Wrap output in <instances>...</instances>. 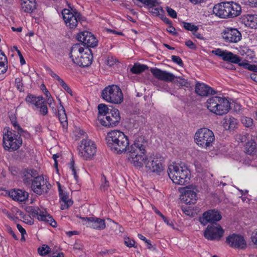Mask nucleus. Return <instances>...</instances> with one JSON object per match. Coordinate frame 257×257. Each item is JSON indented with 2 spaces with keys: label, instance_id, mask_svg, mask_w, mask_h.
<instances>
[{
  "label": "nucleus",
  "instance_id": "f257e3e1",
  "mask_svg": "<svg viewBox=\"0 0 257 257\" xmlns=\"http://www.w3.org/2000/svg\"><path fill=\"white\" fill-rule=\"evenodd\" d=\"M146 153L145 143L140 138L128 148V161L138 168L145 167L149 174L160 175L165 168L164 158L158 155L147 156Z\"/></svg>",
  "mask_w": 257,
  "mask_h": 257
},
{
  "label": "nucleus",
  "instance_id": "f03ea898",
  "mask_svg": "<svg viewBox=\"0 0 257 257\" xmlns=\"http://www.w3.org/2000/svg\"><path fill=\"white\" fill-rule=\"evenodd\" d=\"M12 123L15 131H10L9 127H6L3 135V146L8 151L17 150L22 144L21 135L23 130L15 120H12Z\"/></svg>",
  "mask_w": 257,
  "mask_h": 257
},
{
  "label": "nucleus",
  "instance_id": "7ed1b4c3",
  "mask_svg": "<svg viewBox=\"0 0 257 257\" xmlns=\"http://www.w3.org/2000/svg\"><path fill=\"white\" fill-rule=\"evenodd\" d=\"M106 141L108 147L114 153L121 154L126 151L127 148L128 151V138L119 131L113 130L108 132L106 137Z\"/></svg>",
  "mask_w": 257,
  "mask_h": 257
},
{
  "label": "nucleus",
  "instance_id": "20e7f679",
  "mask_svg": "<svg viewBox=\"0 0 257 257\" xmlns=\"http://www.w3.org/2000/svg\"><path fill=\"white\" fill-rule=\"evenodd\" d=\"M167 173L172 182L180 185H184L187 183L191 177L190 170L182 163L173 162L170 164L168 166Z\"/></svg>",
  "mask_w": 257,
  "mask_h": 257
},
{
  "label": "nucleus",
  "instance_id": "39448f33",
  "mask_svg": "<svg viewBox=\"0 0 257 257\" xmlns=\"http://www.w3.org/2000/svg\"><path fill=\"white\" fill-rule=\"evenodd\" d=\"M70 55L72 61L81 67H87L92 61L91 50L88 48L84 49L80 44H76L72 46Z\"/></svg>",
  "mask_w": 257,
  "mask_h": 257
},
{
  "label": "nucleus",
  "instance_id": "423d86ee",
  "mask_svg": "<svg viewBox=\"0 0 257 257\" xmlns=\"http://www.w3.org/2000/svg\"><path fill=\"white\" fill-rule=\"evenodd\" d=\"M206 106L210 112L219 115L227 113L230 107L228 100L220 96H213L208 98Z\"/></svg>",
  "mask_w": 257,
  "mask_h": 257
},
{
  "label": "nucleus",
  "instance_id": "0eeeda50",
  "mask_svg": "<svg viewBox=\"0 0 257 257\" xmlns=\"http://www.w3.org/2000/svg\"><path fill=\"white\" fill-rule=\"evenodd\" d=\"M213 133L207 128H201L198 130L194 136V141L196 144L203 149H208L211 147L214 142Z\"/></svg>",
  "mask_w": 257,
  "mask_h": 257
},
{
  "label": "nucleus",
  "instance_id": "6e6552de",
  "mask_svg": "<svg viewBox=\"0 0 257 257\" xmlns=\"http://www.w3.org/2000/svg\"><path fill=\"white\" fill-rule=\"evenodd\" d=\"M101 96L106 102L113 104H120L123 100L121 90L116 85L106 87L102 90Z\"/></svg>",
  "mask_w": 257,
  "mask_h": 257
},
{
  "label": "nucleus",
  "instance_id": "1a4fd4ad",
  "mask_svg": "<svg viewBox=\"0 0 257 257\" xmlns=\"http://www.w3.org/2000/svg\"><path fill=\"white\" fill-rule=\"evenodd\" d=\"M63 21L67 28L74 29L77 26L79 22L82 20V16L73 7L68 5V8L64 9L61 12Z\"/></svg>",
  "mask_w": 257,
  "mask_h": 257
},
{
  "label": "nucleus",
  "instance_id": "9d476101",
  "mask_svg": "<svg viewBox=\"0 0 257 257\" xmlns=\"http://www.w3.org/2000/svg\"><path fill=\"white\" fill-rule=\"evenodd\" d=\"M79 156L85 160H91L96 155L97 148L94 142L88 139H83L78 147Z\"/></svg>",
  "mask_w": 257,
  "mask_h": 257
},
{
  "label": "nucleus",
  "instance_id": "9b49d317",
  "mask_svg": "<svg viewBox=\"0 0 257 257\" xmlns=\"http://www.w3.org/2000/svg\"><path fill=\"white\" fill-rule=\"evenodd\" d=\"M51 185L43 176L35 177L32 182L31 188L34 193L38 195L47 193Z\"/></svg>",
  "mask_w": 257,
  "mask_h": 257
},
{
  "label": "nucleus",
  "instance_id": "f8f14e48",
  "mask_svg": "<svg viewBox=\"0 0 257 257\" xmlns=\"http://www.w3.org/2000/svg\"><path fill=\"white\" fill-rule=\"evenodd\" d=\"M120 120V116L118 110L112 108L105 116L100 118V122L104 126L114 127L118 124Z\"/></svg>",
  "mask_w": 257,
  "mask_h": 257
},
{
  "label": "nucleus",
  "instance_id": "ddd939ff",
  "mask_svg": "<svg viewBox=\"0 0 257 257\" xmlns=\"http://www.w3.org/2000/svg\"><path fill=\"white\" fill-rule=\"evenodd\" d=\"M25 100L28 104H33L41 114L45 115L47 114L48 108L43 97H36L30 94L27 96Z\"/></svg>",
  "mask_w": 257,
  "mask_h": 257
},
{
  "label": "nucleus",
  "instance_id": "4468645a",
  "mask_svg": "<svg viewBox=\"0 0 257 257\" xmlns=\"http://www.w3.org/2000/svg\"><path fill=\"white\" fill-rule=\"evenodd\" d=\"M198 190L195 185H189L183 189L181 199L188 204H194L198 200L197 193Z\"/></svg>",
  "mask_w": 257,
  "mask_h": 257
},
{
  "label": "nucleus",
  "instance_id": "2eb2a0df",
  "mask_svg": "<svg viewBox=\"0 0 257 257\" xmlns=\"http://www.w3.org/2000/svg\"><path fill=\"white\" fill-rule=\"evenodd\" d=\"M224 230L218 224L208 225L204 231L205 237L208 240H219L223 236Z\"/></svg>",
  "mask_w": 257,
  "mask_h": 257
},
{
  "label": "nucleus",
  "instance_id": "dca6fc26",
  "mask_svg": "<svg viewBox=\"0 0 257 257\" xmlns=\"http://www.w3.org/2000/svg\"><path fill=\"white\" fill-rule=\"evenodd\" d=\"M223 40L227 43H236L241 39L240 32L235 28L231 27L226 28L222 33Z\"/></svg>",
  "mask_w": 257,
  "mask_h": 257
},
{
  "label": "nucleus",
  "instance_id": "f3484780",
  "mask_svg": "<svg viewBox=\"0 0 257 257\" xmlns=\"http://www.w3.org/2000/svg\"><path fill=\"white\" fill-rule=\"evenodd\" d=\"M77 40L84 46L87 47H95L97 45V40L91 32L84 31L80 33L77 36Z\"/></svg>",
  "mask_w": 257,
  "mask_h": 257
},
{
  "label": "nucleus",
  "instance_id": "a211bd4d",
  "mask_svg": "<svg viewBox=\"0 0 257 257\" xmlns=\"http://www.w3.org/2000/svg\"><path fill=\"white\" fill-rule=\"evenodd\" d=\"M226 242L229 246L235 248L244 249L247 245L244 237L236 234L228 236L226 238Z\"/></svg>",
  "mask_w": 257,
  "mask_h": 257
},
{
  "label": "nucleus",
  "instance_id": "6ab92c4d",
  "mask_svg": "<svg viewBox=\"0 0 257 257\" xmlns=\"http://www.w3.org/2000/svg\"><path fill=\"white\" fill-rule=\"evenodd\" d=\"M212 53L221 57L223 60L235 64L240 61L239 57L227 50H222L218 48L212 50Z\"/></svg>",
  "mask_w": 257,
  "mask_h": 257
},
{
  "label": "nucleus",
  "instance_id": "aec40b11",
  "mask_svg": "<svg viewBox=\"0 0 257 257\" xmlns=\"http://www.w3.org/2000/svg\"><path fill=\"white\" fill-rule=\"evenodd\" d=\"M222 218V216L219 212L215 209L209 210L203 213V215L200 218L201 224L205 225L208 222H214L218 221Z\"/></svg>",
  "mask_w": 257,
  "mask_h": 257
},
{
  "label": "nucleus",
  "instance_id": "412c9836",
  "mask_svg": "<svg viewBox=\"0 0 257 257\" xmlns=\"http://www.w3.org/2000/svg\"><path fill=\"white\" fill-rule=\"evenodd\" d=\"M83 224L87 227L97 230H103L105 227V221L103 219L95 217L81 218Z\"/></svg>",
  "mask_w": 257,
  "mask_h": 257
},
{
  "label": "nucleus",
  "instance_id": "4be33fe9",
  "mask_svg": "<svg viewBox=\"0 0 257 257\" xmlns=\"http://www.w3.org/2000/svg\"><path fill=\"white\" fill-rule=\"evenodd\" d=\"M150 71L155 77L161 80L172 82L175 78L172 73L157 68H152Z\"/></svg>",
  "mask_w": 257,
  "mask_h": 257
},
{
  "label": "nucleus",
  "instance_id": "5701e85b",
  "mask_svg": "<svg viewBox=\"0 0 257 257\" xmlns=\"http://www.w3.org/2000/svg\"><path fill=\"white\" fill-rule=\"evenodd\" d=\"M213 13L216 16L220 18H228L229 16L226 2L215 5L213 9Z\"/></svg>",
  "mask_w": 257,
  "mask_h": 257
},
{
  "label": "nucleus",
  "instance_id": "b1692460",
  "mask_svg": "<svg viewBox=\"0 0 257 257\" xmlns=\"http://www.w3.org/2000/svg\"><path fill=\"white\" fill-rule=\"evenodd\" d=\"M34 213L37 215V218L41 221L45 222L51 225L52 227H55L57 225L56 222L53 219L45 210H36Z\"/></svg>",
  "mask_w": 257,
  "mask_h": 257
},
{
  "label": "nucleus",
  "instance_id": "393cba45",
  "mask_svg": "<svg viewBox=\"0 0 257 257\" xmlns=\"http://www.w3.org/2000/svg\"><path fill=\"white\" fill-rule=\"evenodd\" d=\"M195 92L199 95L206 96L209 94H212L214 91L205 83L198 82L195 85Z\"/></svg>",
  "mask_w": 257,
  "mask_h": 257
},
{
  "label": "nucleus",
  "instance_id": "a878e982",
  "mask_svg": "<svg viewBox=\"0 0 257 257\" xmlns=\"http://www.w3.org/2000/svg\"><path fill=\"white\" fill-rule=\"evenodd\" d=\"M9 196L15 200L23 202L28 199L29 194L24 190L18 189L10 191Z\"/></svg>",
  "mask_w": 257,
  "mask_h": 257
},
{
  "label": "nucleus",
  "instance_id": "bb28decb",
  "mask_svg": "<svg viewBox=\"0 0 257 257\" xmlns=\"http://www.w3.org/2000/svg\"><path fill=\"white\" fill-rule=\"evenodd\" d=\"M229 18L236 17L241 13V7L239 5L233 2H226Z\"/></svg>",
  "mask_w": 257,
  "mask_h": 257
},
{
  "label": "nucleus",
  "instance_id": "cd10ccee",
  "mask_svg": "<svg viewBox=\"0 0 257 257\" xmlns=\"http://www.w3.org/2000/svg\"><path fill=\"white\" fill-rule=\"evenodd\" d=\"M59 102V106L58 108V115L59 119L62 125L63 128L67 129L68 126L67 117L66 114L65 110L62 104L61 100L58 98Z\"/></svg>",
  "mask_w": 257,
  "mask_h": 257
},
{
  "label": "nucleus",
  "instance_id": "c85d7f7f",
  "mask_svg": "<svg viewBox=\"0 0 257 257\" xmlns=\"http://www.w3.org/2000/svg\"><path fill=\"white\" fill-rule=\"evenodd\" d=\"M58 186L59 195L61 201V208L62 210H64L71 206L72 204V202L69 199L68 194L61 189L59 184Z\"/></svg>",
  "mask_w": 257,
  "mask_h": 257
},
{
  "label": "nucleus",
  "instance_id": "c756f323",
  "mask_svg": "<svg viewBox=\"0 0 257 257\" xmlns=\"http://www.w3.org/2000/svg\"><path fill=\"white\" fill-rule=\"evenodd\" d=\"M245 25L251 29H257V15L247 14L243 17Z\"/></svg>",
  "mask_w": 257,
  "mask_h": 257
},
{
  "label": "nucleus",
  "instance_id": "7c9ffc66",
  "mask_svg": "<svg viewBox=\"0 0 257 257\" xmlns=\"http://www.w3.org/2000/svg\"><path fill=\"white\" fill-rule=\"evenodd\" d=\"M237 120L233 117H226L223 122V127L227 130H233L237 127Z\"/></svg>",
  "mask_w": 257,
  "mask_h": 257
},
{
  "label": "nucleus",
  "instance_id": "2f4dec72",
  "mask_svg": "<svg viewBox=\"0 0 257 257\" xmlns=\"http://www.w3.org/2000/svg\"><path fill=\"white\" fill-rule=\"evenodd\" d=\"M245 153L248 155L254 156L257 155L256 143L252 140L248 141L245 145Z\"/></svg>",
  "mask_w": 257,
  "mask_h": 257
},
{
  "label": "nucleus",
  "instance_id": "473e14b6",
  "mask_svg": "<svg viewBox=\"0 0 257 257\" xmlns=\"http://www.w3.org/2000/svg\"><path fill=\"white\" fill-rule=\"evenodd\" d=\"M21 7L24 12L31 13L36 9V1L30 0L28 2L21 4Z\"/></svg>",
  "mask_w": 257,
  "mask_h": 257
},
{
  "label": "nucleus",
  "instance_id": "72a5a7b5",
  "mask_svg": "<svg viewBox=\"0 0 257 257\" xmlns=\"http://www.w3.org/2000/svg\"><path fill=\"white\" fill-rule=\"evenodd\" d=\"M149 12L154 16L162 18L164 15V10L161 6L159 5V2L155 6H153L149 9Z\"/></svg>",
  "mask_w": 257,
  "mask_h": 257
},
{
  "label": "nucleus",
  "instance_id": "f704fd0d",
  "mask_svg": "<svg viewBox=\"0 0 257 257\" xmlns=\"http://www.w3.org/2000/svg\"><path fill=\"white\" fill-rule=\"evenodd\" d=\"M23 180L25 182H29L32 180L33 177L36 176V171L32 169H27L23 173Z\"/></svg>",
  "mask_w": 257,
  "mask_h": 257
},
{
  "label": "nucleus",
  "instance_id": "c9c22d12",
  "mask_svg": "<svg viewBox=\"0 0 257 257\" xmlns=\"http://www.w3.org/2000/svg\"><path fill=\"white\" fill-rule=\"evenodd\" d=\"M111 108H108L107 106L105 104H100L98 105V119L100 120V118H102L109 112Z\"/></svg>",
  "mask_w": 257,
  "mask_h": 257
},
{
  "label": "nucleus",
  "instance_id": "e433bc0d",
  "mask_svg": "<svg viewBox=\"0 0 257 257\" xmlns=\"http://www.w3.org/2000/svg\"><path fill=\"white\" fill-rule=\"evenodd\" d=\"M147 68V66L145 65L141 64L140 63H135L131 68V71L133 73L138 74L144 71Z\"/></svg>",
  "mask_w": 257,
  "mask_h": 257
},
{
  "label": "nucleus",
  "instance_id": "4c0bfd02",
  "mask_svg": "<svg viewBox=\"0 0 257 257\" xmlns=\"http://www.w3.org/2000/svg\"><path fill=\"white\" fill-rule=\"evenodd\" d=\"M236 64H238L240 66H242L243 67L249 70L255 72H257V64H249L246 61H240Z\"/></svg>",
  "mask_w": 257,
  "mask_h": 257
},
{
  "label": "nucleus",
  "instance_id": "58836bf2",
  "mask_svg": "<svg viewBox=\"0 0 257 257\" xmlns=\"http://www.w3.org/2000/svg\"><path fill=\"white\" fill-rule=\"evenodd\" d=\"M176 83L177 85L180 86H184L188 87L189 83L187 79L182 76H178L176 77Z\"/></svg>",
  "mask_w": 257,
  "mask_h": 257
},
{
  "label": "nucleus",
  "instance_id": "ea45409f",
  "mask_svg": "<svg viewBox=\"0 0 257 257\" xmlns=\"http://www.w3.org/2000/svg\"><path fill=\"white\" fill-rule=\"evenodd\" d=\"M241 121L245 127H251L253 125V119L250 117L242 116Z\"/></svg>",
  "mask_w": 257,
  "mask_h": 257
},
{
  "label": "nucleus",
  "instance_id": "a19ab883",
  "mask_svg": "<svg viewBox=\"0 0 257 257\" xmlns=\"http://www.w3.org/2000/svg\"><path fill=\"white\" fill-rule=\"evenodd\" d=\"M183 27L187 30L190 31L193 33L194 32L197 31L198 30V27L197 26L194 25L190 23H187L183 22L182 23Z\"/></svg>",
  "mask_w": 257,
  "mask_h": 257
},
{
  "label": "nucleus",
  "instance_id": "79ce46f5",
  "mask_svg": "<svg viewBox=\"0 0 257 257\" xmlns=\"http://www.w3.org/2000/svg\"><path fill=\"white\" fill-rule=\"evenodd\" d=\"M39 253L42 256L46 255L50 251V248L47 245L44 244L38 248Z\"/></svg>",
  "mask_w": 257,
  "mask_h": 257
},
{
  "label": "nucleus",
  "instance_id": "37998d69",
  "mask_svg": "<svg viewBox=\"0 0 257 257\" xmlns=\"http://www.w3.org/2000/svg\"><path fill=\"white\" fill-rule=\"evenodd\" d=\"M7 61V57L4 53L0 50V70L2 69V68H7V66H6V63Z\"/></svg>",
  "mask_w": 257,
  "mask_h": 257
},
{
  "label": "nucleus",
  "instance_id": "c03bdc74",
  "mask_svg": "<svg viewBox=\"0 0 257 257\" xmlns=\"http://www.w3.org/2000/svg\"><path fill=\"white\" fill-rule=\"evenodd\" d=\"M118 63V61L115 57L109 56L106 60V64L110 66H113Z\"/></svg>",
  "mask_w": 257,
  "mask_h": 257
},
{
  "label": "nucleus",
  "instance_id": "a18cd8bd",
  "mask_svg": "<svg viewBox=\"0 0 257 257\" xmlns=\"http://www.w3.org/2000/svg\"><path fill=\"white\" fill-rule=\"evenodd\" d=\"M45 69L50 75H51L55 79L57 80L59 82H61V81L62 80V79L58 75H57L54 72H53L52 70L50 69L49 67H46Z\"/></svg>",
  "mask_w": 257,
  "mask_h": 257
},
{
  "label": "nucleus",
  "instance_id": "49530a36",
  "mask_svg": "<svg viewBox=\"0 0 257 257\" xmlns=\"http://www.w3.org/2000/svg\"><path fill=\"white\" fill-rule=\"evenodd\" d=\"M158 2L157 0H145L143 4L150 9L153 6H155L158 4Z\"/></svg>",
  "mask_w": 257,
  "mask_h": 257
},
{
  "label": "nucleus",
  "instance_id": "de8ad7c7",
  "mask_svg": "<svg viewBox=\"0 0 257 257\" xmlns=\"http://www.w3.org/2000/svg\"><path fill=\"white\" fill-rule=\"evenodd\" d=\"M16 86L18 90L20 92L24 91L23 84L21 81V79L20 78H17L15 79Z\"/></svg>",
  "mask_w": 257,
  "mask_h": 257
},
{
  "label": "nucleus",
  "instance_id": "09e8293b",
  "mask_svg": "<svg viewBox=\"0 0 257 257\" xmlns=\"http://www.w3.org/2000/svg\"><path fill=\"white\" fill-rule=\"evenodd\" d=\"M61 86L63 87V88L69 94H70L71 96L73 95L72 91L70 89V88L67 85V84L62 80L61 82H59Z\"/></svg>",
  "mask_w": 257,
  "mask_h": 257
},
{
  "label": "nucleus",
  "instance_id": "8fccbe9b",
  "mask_svg": "<svg viewBox=\"0 0 257 257\" xmlns=\"http://www.w3.org/2000/svg\"><path fill=\"white\" fill-rule=\"evenodd\" d=\"M166 10L169 16H170L172 18H177V13L175 10L168 7L166 8Z\"/></svg>",
  "mask_w": 257,
  "mask_h": 257
},
{
  "label": "nucleus",
  "instance_id": "3c124183",
  "mask_svg": "<svg viewBox=\"0 0 257 257\" xmlns=\"http://www.w3.org/2000/svg\"><path fill=\"white\" fill-rule=\"evenodd\" d=\"M102 181L103 183L101 185L100 188L101 190L105 191L107 189V188L109 186V183H108V182H107L106 180V178L104 176H103L102 178Z\"/></svg>",
  "mask_w": 257,
  "mask_h": 257
},
{
  "label": "nucleus",
  "instance_id": "603ef678",
  "mask_svg": "<svg viewBox=\"0 0 257 257\" xmlns=\"http://www.w3.org/2000/svg\"><path fill=\"white\" fill-rule=\"evenodd\" d=\"M171 58L172 60L175 63L177 64L178 65L180 66H182L183 65V62L179 56L172 55L171 56Z\"/></svg>",
  "mask_w": 257,
  "mask_h": 257
},
{
  "label": "nucleus",
  "instance_id": "864d4df0",
  "mask_svg": "<svg viewBox=\"0 0 257 257\" xmlns=\"http://www.w3.org/2000/svg\"><path fill=\"white\" fill-rule=\"evenodd\" d=\"M124 241L125 244L128 247H133L135 244V241L133 239H130L129 237L124 238Z\"/></svg>",
  "mask_w": 257,
  "mask_h": 257
},
{
  "label": "nucleus",
  "instance_id": "5fc2aeb1",
  "mask_svg": "<svg viewBox=\"0 0 257 257\" xmlns=\"http://www.w3.org/2000/svg\"><path fill=\"white\" fill-rule=\"evenodd\" d=\"M70 169H71L72 174L74 176V177L75 179H77L78 176L77 175V172L75 169V167L74 166V162L73 161H72L70 163Z\"/></svg>",
  "mask_w": 257,
  "mask_h": 257
},
{
  "label": "nucleus",
  "instance_id": "6e6d98bb",
  "mask_svg": "<svg viewBox=\"0 0 257 257\" xmlns=\"http://www.w3.org/2000/svg\"><path fill=\"white\" fill-rule=\"evenodd\" d=\"M17 227L19 231L21 232L22 237V239L25 240L24 235L26 234L25 229L20 224H18Z\"/></svg>",
  "mask_w": 257,
  "mask_h": 257
},
{
  "label": "nucleus",
  "instance_id": "4d7b16f0",
  "mask_svg": "<svg viewBox=\"0 0 257 257\" xmlns=\"http://www.w3.org/2000/svg\"><path fill=\"white\" fill-rule=\"evenodd\" d=\"M185 45L190 49H195L196 48V45L195 44L190 40L186 41Z\"/></svg>",
  "mask_w": 257,
  "mask_h": 257
},
{
  "label": "nucleus",
  "instance_id": "13d9d810",
  "mask_svg": "<svg viewBox=\"0 0 257 257\" xmlns=\"http://www.w3.org/2000/svg\"><path fill=\"white\" fill-rule=\"evenodd\" d=\"M47 102L49 105V107L52 108V110L53 111H56V108H55L54 105H53V103H54V99L52 97H50V98H48V99H47Z\"/></svg>",
  "mask_w": 257,
  "mask_h": 257
},
{
  "label": "nucleus",
  "instance_id": "bf43d9fd",
  "mask_svg": "<svg viewBox=\"0 0 257 257\" xmlns=\"http://www.w3.org/2000/svg\"><path fill=\"white\" fill-rule=\"evenodd\" d=\"M138 237L144 241L145 242H146L149 245V247L150 248L151 247V242H150V241L148 240L145 236H144L142 234H138Z\"/></svg>",
  "mask_w": 257,
  "mask_h": 257
},
{
  "label": "nucleus",
  "instance_id": "052dcab7",
  "mask_svg": "<svg viewBox=\"0 0 257 257\" xmlns=\"http://www.w3.org/2000/svg\"><path fill=\"white\" fill-rule=\"evenodd\" d=\"M3 213L5 214L8 218L10 219L14 220L16 218V217L15 216V215H11L10 213L9 212V211L7 210H4L3 211Z\"/></svg>",
  "mask_w": 257,
  "mask_h": 257
},
{
  "label": "nucleus",
  "instance_id": "680f3d73",
  "mask_svg": "<svg viewBox=\"0 0 257 257\" xmlns=\"http://www.w3.org/2000/svg\"><path fill=\"white\" fill-rule=\"evenodd\" d=\"M112 224H113V226H112V227L116 228H116L118 229V231L117 230H115V231L116 234H118V233L122 232V231L121 230V227L119 226V225H118L117 223H115V222H114L113 221H112Z\"/></svg>",
  "mask_w": 257,
  "mask_h": 257
},
{
  "label": "nucleus",
  "instance_id": "e2e57ef3",
  "mask_svg": "<svg viewBox=\"0 0 257 257\" xmlns=\"http://www.w3.org/2000/svg\"><path fill=\"white\" fill-rule=\"evenodd\" d=\"M24 219L25 221L30 224H32L34 223L33 220L28 215H25Z\"/></svg>",
  "mask_w": 257,
  "mask_h": 257
},
{
  "label": "nucleus",
  "instance_id": "0e129e2a",
  "mask_svg": "<svg viewBox=\"0 0 257 257\" xmlns=\"http://www.w3.org/2000/svg\"><path fill=\"white\" fill-rule=\"evenodd\" d=\"M18 54L20 57L21 64L22 65L25 64L26 63V61L20 50H18Z\"/></svg>",
  "mask_w": 257,
  "mask_h": 257
},
{
  "label": "nucleus",
  "instance_id": "69168bd1",
  "mask_svg": "<svg viewBox=\"0 0 257 257\" xmlns=\"http://www.w3.org/2000/svg\"><path fill=\"white\" fill-rule=\"evenodd\" d=\"M246 2L251 7H257V0H246Z\"/></svg>",
  "mask_w": 257,
  "mask_h": 257
},
{
  "label": "nucleus",
  "instance_id": "338daca9",
  "mask_svg": "<svg viewBox=\"0 0 257 257\" xmlns=\"http://www.w3.org/2000/svg\"><path fill=\"white\" fill-rule=\"evenodd\" d=\"M193 34L198 39H200V40H203L204 39V37L203 36V35L200 34H199L197 31L194 32L193 33Z\"/></svg>",
  "mask_w": 257,
  "mask_h": 257
},
{
  "label": "nucleus",
  "instance_id": "774afa93",
  "mask_svg": "<svg viewBox=\"0 0 257 257\" xmlns=\"http://www.w3.org/2000/svg\"><path fill=\"white\" fill-rule=\"evenodd\" d=\"M167 31L172 34H173V35H175L176 34V31H175V29L174 28V27H172V26H170V27H169L167 29Z\"/></svg>",
  "mask_w": 257,
  "mask_h": 257
}]
</instances>
